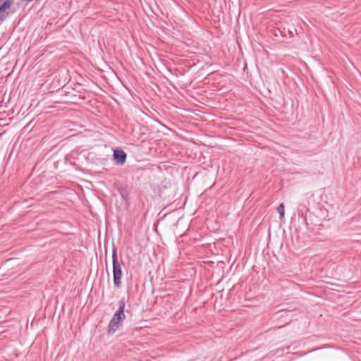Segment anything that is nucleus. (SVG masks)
<instances>
[{
	"instance_id": "obj_3",
	"label": "nucleus",
	"mask_w": 361,
	"mask_h": 361,
	"mask_svg": "<svg viewBox=\"0 0 361 361\" xmlns=\"http://www.w3.org/2000/svg\"><path fill=\"white\" fill-rule=\"evenodd\" d=\"M127 154L121 149L116 148L114 150L113 159L117 165L122 166L126 161Z\"/></svg>"
},
{
	"instance_id": "obj_5",
	"label": "nucleus",
	"mask_w": 361,
	"mask_h": 361,
	"mask_svg": "<svg viewBox=\"0 0 361 361\" xmlns=\"http://www.w3.org/2000/svg\"><path fill=\"white\" fill-rule=\"evenodd\" d=\"M277 212L280 214V218L282 219L284 217V204L283 203H281L277 207Z\"/></svg>"
},
{
	"instance_id": "obj_6",
	"label": "nucleus",
	"mask_w": 361,
	"mask_h": 361,
	"mask_svg": "<svg viewBox=\"0 0 361 361\" xmlns=\"http://www.w3.org/2000/svg\"><path fill=\"white\" fill-rule=\"evenodd\" d=\"M6 18V15H5V13H1L0 15V23L3 22L5 18Z\"/></svg>"
},
{
	"instance_id": "obj_4",
	"label": "nucleus",
	"mask_w": 361,
	"mask_h": 361,
	"mask_svg": "<svg viewBox=\"0 0 361 361\" xmlns=\"http://www.w3.org/2000/svg\"><path fill=\"white\" fill-rule=\"evenodd\" d=\"M118 190L120 195H121L122 198L126 202H128L130 199L128 190L126 188H123V187H119L118 188Z\"/></svg>"
},
{
	"instance_id": "obj_1",
	"label": "nucleus",
	"mask_w": 361,
	"mask_h": 361,
	"mask_svg": "<svg viewBox=\"0 0 361 361\" xmlns=\"http://www.w3.org/2000/svg\"><path fill=\"white\" fill-rule=\"evenodd\" d=\"M126 307V302L124 298H122L118 301V308L114 314L111 319L110 320L108 325V334H114L118 329H119L123 322L126 319V314L124 312Z\"/></svg>"
},
{
	"instance_id": "obj_2",
	"label": "nucleus",
	"mask_w": 361,
	"mask_h": 361,
	"mask_svg": "<svg viewBox=\"0 0 361 361\" xmlns=\"http://www.w3.org/2000/svg\"><path fill=\"white\" fill-rule=\"evenodd\" d=\"M111 257L113 263L114 284L116 288H119L121 286V278L123 275L121 265L123 264V262L122 260L118 261L117 249L114 245L113 246Z\"/></svg>"
}]
</instances>
